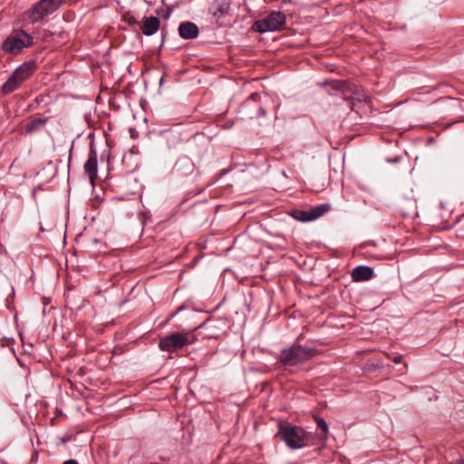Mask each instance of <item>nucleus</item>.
<instances>
[{
  "label": "nucleus",
  "mask_w": 464,
  "mask_h": 464,
  "mask_svg": "<svg viewBox=\"0 0 464 464\" xmlns=\"http://www.w3.org/2000/svg\"><path fill=\"white\" fill-rule=\"evenodd\" d=\"M34 44V37L23 29L14 30L2 43V50L12 55L19 54L23 49Z\"/></svg>",
  "instance_id": "1"
},
{
  "label": "nucleus",
  "mask_w": 464,
  "mask_h": 464,
  "mask_svg": "<svg viewBox=\"0 0 464 464\" xmlns=\"http://www.w3.org/2000/svg\"><path fill=\"white\" fill-rule=\"evenodd\" d=\"M315 353L314 348L294 344L281 351L279 361L285 366H295L313 358Z\"/></svg>",
  "instance_id": "2"
},
{
  "label": "nucleus",
  "mask_w": 464,
  "mask_h": 464,
  "mask_svg": "<svg viewBox=\"0 0 464 464\" xmlns=\"http://www.w3.org/2000/svg\"><path fill=\"white\" fill-rule=\"evenodd\" d=\"M276 437L283 440L287 447L293 450L301 449L305 445L304 430L297 426H293L289 423L279 424V430L276 433Z\"/></svg>",
  "instance_id": "3"
},
{
  "label": "nucleus",
  "mask_w": 464,
  "mask_h": 464,
  "mask_svg": "<svg viewBox=\"0 0 464 464\" xmlns=\"http://www.w3.org/2000/svg\"><path fill=\"white\" fill-rule=\"evenodd\" d=\"M64 2L65 0H39L25 12V15L32 24H36L55 13Z\"/></svg>",
  "instance_id": "4"
},
{
  "label": "nucleus",
  "mask_w": 464,
  "mask_h": 464,
  "mask_svg": "<svg viewBox=\"0 0 464 464\" xmlns=\"http://www.w3.org/2000/svg\"><path fill=\"white\" fill-rule=\"evenodd\" d=\"M195 341V335L189 332H175L161 338L159 347L161 351L172 353L192 344Z\"/></svg>",
  "instance_id": "5"
},
{
  "label": "nucleus",
  "mask_w": 464,
  "mask_h": 464,
  "mask_svg": "<svg viewBox=\"0 0 464 464\" xmlns=\"http://www.w3.org/2000/svg\"><path fill=\"white\" fill-rule=\"evenodd\" d=\"M36 65L34 62H25L21 64L4 83L2 87L3 93L9 94L13 92L34 73Z\"/></svg>",
  "instance_id": "6"
},
{
  "label": "nucleus",
  "mask_w": 464,
  "mask_h": 464,
  "mask_svg": "<svg viewBox=\"0 0 464 464\" xmlns=\"http://www.w3.org/2000/svg\"><path fill=\"white\" fill-rule=\"evenodd\" d=\"M285 24V15L282 12H272L264 19L255 22L253 29L258 33L281 30Z\"/></svg>",
  "instance_id": "7"
},
{
  "label": "nucleus",
  "mask_w": 464,
  "mask_h": 464,
  "mask_svg": "<svg viewBox=\"0 0 464 464\" xmlns=\"http://www.w3.org/2000/svg\"><path fill=\"white\" fill-rule=\"evenodd\" d=\"M84 172L87 174L92 184L94 183L97 179V171H98V160H97V153L94 150L93 146L91 145L88 160L84 163Z\"/></svg>",
  "instance_id": "8"
},
{
  "label": "nucleus",
  "mask_w": 464,
  "mask_h": 464,
  "mask_svg": "<svg viewBox=\"0 0 464 464\" xmlns=\"http://www.w3.org/2000/svg\"><path fill=\"white\" fill-rule=\"evenodd\" d=\"M230 6L231 0H215L209 12L217 20H219L229 13Z\"/></svg>",
  "instance_id": "9"
},
{
  "label": "nucleus",
  "mask_w": 464,
  "mask_h": 464,
  "mask_svg": "<svg viewBox=\"0 0 464 464\" xmlns=\"http://www.w3.org/2000/svg\"><path fill=\"white\" fill-rule=\"evenodd\" d=\"M259 99H260L259 93L254 92L245 101V102L241 106V109L243 111H246L252 105H256V111L250 115L251 118H254V117L258 118L260 116L266 115L265 109L258 103Z\"/></svg>",
  "instance_id": "10"
},
{
  "label": "nucleus",
  "mask_w": 464,
  "mask_h": 464,
  "mask_svg": "<svg viewBox=\"0 0 464 464\" xmlns=\"http://www.w3.org/2000/svg\"><path fill=\"white\" fill-rule=\"evenodd\" d=\"M179 34L183 39H194L198 35V28L194 23L184 22L179 26Z\"/></svg>",
  "instance_id": "11"
},
{
  "label": "nucleus",
  "mask_w": 464,
  "mask_h": 464,
  "mask_svg": "<svg viewBox=\"0 0 464 464\" xmlns=\"http://www.w3.org/2000/svg\"><path fill=\"white\" fill-rule=\"evenodd\" d=\"M372 276L373 270L370 266H359L352 271V278L354 282L367 281Z\"/></svg>",
  "instance_id": "12"
},
{
  "label": "nucleus",
  "mask_w": 464,
  "mask_h": 464,
  "mask_svg": "<svg viewBox=\"0 0 464 464\" xmlns=\"http://www.w3.org/2000/svg\"><path fill=\"white\" fill-rule=\"evenodd\" d=\"M47 121H48V118L33 119L28 123H26V125L24 126V131L26 133H33L34 131H37L40 128L44 126Z\"/></svg>",
  "instance_id": "13"
},
{
  "label": "nucleus",
  "mask_w": 464,
  "mask_h": 464,
  "mask_svg": "<svg viewBox=\"0 0 464 464\" xmlns=\"http://www.w3.org/2000/svg\"><path fill=\"white\" fill-rule=\"evenodd\" d=\"M330 210L329 204H321L309 210L312 220L317 219Z\"/></svg>",
  "instance_id": "14"
},
{
  "label": "nucleus",
  "mask_w": 464,
  "mask_h": 464,
  "mask_svg": "<svg viewBox=\"0 0 464 464\" xmlns=\"http://www.w3.org/2000/svg\"><path fill=\"white\" fill-rule=\"evenodd\" d=\"M160 20L155 16L147 18V35H151L158 31Z\"/></svg>",
  "instance_id": "15"
},
{
  "label": "nucleus",
  "mask_w": 464,
  "mask_h": 464,
  "mask_svg": "<svg viewBox=\"0 0 464 464\" xmlns=\"http://www.w3.org/2000/svg\"><path fill=\"white\" fill-rule=\"evenodd\" d=\"M293 217L302 222L312 221L309 210H295Z\"/></svg>",
  "instance_id": "16"
},
{
  "label": "nucleus",
  "mask_w": 464,
  "mask_h": 464,
  "mask_svg": "<svg viewBox=\"0 0 464 464\" xmlns=\"http://www.w3.org/2000/svg\"><path fill=\"white\" fill-rule=\"evenodd\" d=\"M325 85H329L332 89L336 91L344 92L347 87V83L343 81H331L325 82Z\"/></svg>",
  "instance_id": "17"
},
{
  "label": "nucleus",
  "mask_w": 464,
  "mask_h": 464,
  "mask_svg": "<svg viewBox=\"0 0 464 464\" xmlns=\"http://www.w3.org/2000/svg\"><path fill=\"white\" fill-rule=\"evenodd\" d=\"M315 421H316L317 427L322 430V432L324 433V437L326 439L329 434V429H328L327 422L323 418H320V417H316Z\"/></svg>",
  "instance_id": "18"
},
{
  "label": "nucleus",
  "mask_w": 464,
  "mask_h": 464,
  "mask_svg": "<svg viewBox=\"0 0 464 464\" xmlns=\"http://www.w3.org/2000/svg\"><path fill=\"white\" fill-rule=\"evenodd\" d=\"M140 151L139 148H138L137 146L133 145V146L130 149V150H129V154L124 156L123 160H124V161H127V160L131 161V160H132V158H133L134 156L139 155V154H140Z\"/></svg>",
  "instance_id": "19"
},
{
  "label": "nucleus",
  "mask_w": 464,
  "mask_h": 464,
  "mask_svg": "<svg viewBox=\"0 0 464 464\" xmlns=\"http://www.w3.org/2000/svg\"><path fill=\"white\" fill-rule=\"evenodd\" d=\"M139 24H140V31L142 32V34H145V17H143L140 22H139Z\"/></svg>",
  "instance_id": "20"
},
{
  "label": "nucleus",
  "mask_w": 464,
  "mask_h": 464,
  "mask_svg": "<svg viewBox=\"0 0 464 464\" xmlns=\"http://www.w3.org/2000/svg\"><path fill=\"white\" fill-rule=\"evenodd\" d=\"M129 131L131 139H136L139 136L138 131L133 128H130Z\"/></svg>",
  "instance_id": "21"
},
{
  "label": "nucleus",
  "mask_w": 464,
  "mask_h": 464,
  "mask_svg": "<svg viewBox=\"0 0 464 464\" xmlns=\"http://www.w3.org/2000/svg\"><path fill=\"white\" fill-rule=\"evenodd\" d=\"M140 220L141 222V225L144 227L145 226V214L143 212L140 213Z\"/></svg>",
  "instance_id": "22"
},
{
  "label": "nucleus",
  "mask_w": 464,
  "mask_h": 464,
  "mask_svg": "<svg viewBox=\"0 0 464 464\" xmlns=\"http://www.w3.org/2000/svg\"><path fill=\"white\" fill-rule=\"evenodd\" d=\"M63 464H79L75 459H68L64 461Z\"/></svg>",
  "instance_id": "23"
},
{
  "label": "nucleus",
  "mask_w": 464,
  "mask_h": 464,
  "mask_svg": "<svg viewBox=\"0 0 464 464\" xmlns=\"http://www.w3.org/2000/svg\"><path fill=\"white\" fill-rule=\"evenodd\" d=\"M401 356H396L393 358V362L395 363H399V362H401Z\"/></svg>",
  "instance_id": "24"
},
{
  "label": "nucleus",
  "mask_w": 464,
  "mask_h": 464,
  "mask_svg": "<svg viewBox=\"0 0 464 464\" xmlns=\"http://www.w3.org/2000/svg\"><path fill=\"white\" fill-rule=\"evenodd\" d=\"M140 107H141L143 110H145V101H142V100H141V101L140 102Z\"/></svg>",
  "instance_id": "25"
},
{
  "label": "nucleus",
  "mask_w": 464,
  "mask_h": 464,
  "mask_svg": "<svg viewBox=\"0 0 464 464\" xmlns=\"http://www.w3.org/2000/svg\"><path fill=\"white\" fill-rule=\"evenodd\" d=\"M461 464H464V460H463V461H461Z\"/></svg>",
  "instance_id": "26"
}]
</instances>
